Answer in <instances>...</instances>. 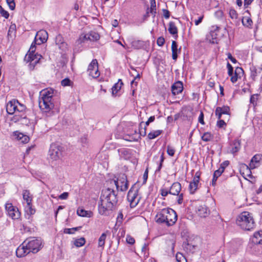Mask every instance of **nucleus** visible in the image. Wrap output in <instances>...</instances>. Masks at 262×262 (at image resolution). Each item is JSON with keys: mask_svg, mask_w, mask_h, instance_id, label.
<instances>
[{"mask_svg": "<svg viewBox=\"0 0 262 262\" xmlns=\"http://www.w3.org/2000/svg\"><path fill=\"white\" fill-rule=\"evenodd\" d=\"M117 201V193L113 189H103L98 204L99 213L101 215H107L114 208Z\"/></svg>", "mask_w": 262, "mask_h": 262, "instance_id": "nucleus-1", "label": "nucleus"}, {"mask_svg": "<svg viewBox=\"0 0 262 262\" xmlns=\"http://www.w3.org/2000/svg\"><path fill=\"white\" fill-rule=\"evenodd\" d=\"M41 242L40 240L30 237L20 245L16 250V255L18 257H23L30 252L37 253L41 248Z\"/></svg>", "mask_w": 262, "mask_h": 262, "instance_id": "nucleus-2", "label": "nucleus"}, {"mask_svg": "<svg viewBox=\"0 0 262 262\" xmlns=\"http://www.w3.org/2000/svg\"><path fill=\"white\" fill-rule=\"evenodd\" d=\"M155 220L158 223L165 224L168 226H171L173 225L177 221V215L172 209L164 208L157 213Z\"/></svg>", "mask_w": 262, "mask_h": 262, "instance_id": "nucleus-3", "label": "nucleus"}, {"mask_svg": "<svg viewBox=\"0 0 262 262\" xmlns=\"http://www.w3.org/2000/svg\"><path fill=\"white\" fill-rule=\"evenodd\" d=\"M53 90L46 89L41 91L39 98L40 108L45 112H48L53 108L54 105L53 102Z\"/></svg>", "mask_w": 262, "mask_h": 262, "instance_id": "nucleus-4", "label": "nucleus"}, {"mask_svg": "<svg viewBox=\"0 0 262 262\" xmlns=\"http://www.w3.org/2000/svg\"><path fill=\"white\" fill-rule=\"evenodd\" d=\"M236 224L242 229L247 231L253 229L255 226L252 213L248 211H244L237 215Z\"/></svg>", "mask_w": 262, "mask_h": 262, "instance_id": "nucleus-5", "label": "nucleus"}, {"mask_svg": "<svg viewBox=\"0 0 262 262\" xmlns=\"http://www.w3.org/2000/svg\"><path fill=\"white\" fill-rule=\"evenodd\" d=\"M110 184L115 185L118 190L126 191L128 187L127 177L125 174H120L117 180H111Z\"/></svg>", "mask_w": 262, "mask_h": 262, "instance_id": "nucleus-6", "label": "nucleus"}, {"mask_svg": "<svg viewBox=\"0 0 262 262\" xmlns=\"http://www.w3.org/2000/svg\"><path fill=\"white\" fill-rule=\"evenodd\" d=\"M62 147L59 144L53 143L50 145L49 151L50 158L53 161L59 160L62 156Z\"/></svg>", "mask_w": 262, "mask_h": 262, "instance_id": "nucleus-7", "label": "nucleus"}, {"mask_svg": "<svg viewBox=\"0 0 262 262\" xmlns=\"http://www.w3.org/2000/svg\"><path fill=\"white\" fill-rule=\"evenodd\" d=\"M35 50V46L33 45L32 43L29 51V53L27 54L26 56V60L30 62V65L33 66V68L39 62V61L42 58L41 55L34 53Z\"/></svg>", "mask_w": 262, "mask_h": 262, "instance_id": "nucleus-8", "label": "nucleus"}, {"mask_svg": "<svg viewBox=\"0 0 262 262\" xmlns=\"http://www.w3.org/2000/svg\"><path fill=\"white\" fill-rule=\"evenodd\" d=\"M127 199L132 208L136 207L140 200V197L138 195V190L132 187L128 192Z\"/></svg>", "mask_w": 262, "mask_h": 262, "instance_id": "nucleus-9", "label": "nucleus"}, {"mask_svg": "<svg viewBox=\"0 0 262 262\" xmlns=\"http://www.w3.org/2000/svg\"><path fill=\"white\" fill-rule=\"evenodd\" d=\"M5 208L8 215L13 220H16L20 217V212L19 211L18 208L13 206L11 203H6Z\"/></svg>", "mask_w": 262, "mask_h": 262, "instance_id": "nucleus-10", "label": "nucleus"}, {"mask_svg": "<svg viewBox=\"0 0 262 262\" xmlns=\"http://www.w3.org/2000/svg\"><path fill=\"white\" fill-rule=\"evenodd\" d=\"M88 72L89 75L93 78H96L99 76L100 72L98 70V64L96 59H93L89 65Z\"/></svg>", "mask_w": 262, "mask_h": 262, "instance_id": "nucleus-11", "label": "nucleus"}, {"mask_svg": "<svg viewBox=\"0 0 262 262\" xmlns=\"http://www.w3.org/2000/svg\"><path fill=\"white\" fill-rule=\"evenodd\" d=\"M48 38V33L45 30H40L36 33L35 42H37L38 45H40L47 41Z\"/></svg>", "mask_w": 262, "mask_h": 262, "instance_id": "nucleus-12", "label": "nucleus"}, {"mask_svg": "<svg viewBox=\"0 0 262 262\" xmlns=\"http://www.w3.org/2000/svg\"><path fill=\"white\" fill-rule=\"evenodd\" d=\"M12 120L15 122H19L23 125H28L30 123V120L27 118L26 114L14 115Z\"/></svg>", "mask_w": 262, "mask_h": 262, "instance_id": "nucleus-13", "label": "nucleus"}, {"mask_svg": "<svg viewBox=\"0 0 262 262\" xmlns=\"http://www.w3.org/2000/svg\"><path fill=\"white\" fill-rule=\"evenodd\" d=\"M17 100L13 99L9 101L6 105V110L9 114L12 115L16 113Z\"/></svg>", "mask_w": 262, "mask_h": 262, "instance_id": "nucleus-14", "label": "nucleus"}, {"mask_svg": "<svg viewBox=\"0 0 262 262\" xmlns=\"http://www.w3.org/2000/svg\"><path fill=\"white\" fill-rule=\"evenodd\" d=\"M230 108L228 106H223V107H217L216 108L215 114L218 119H221L222 115H229Z\"/></svg>", "mask_w": 262, "mask_h": 262, "instance_id": "nucleus-15", "label": "nucleus"}, {"mask_svg": "<svg viewBox=\"0 0 262 262\" xmlns=\"http://www.w3.org/2000/svg\"><path fill=\"white\" fill-rule=\"evenodd\" d=\"M183 90V83L180 81L175 82L171 86V92L173 95L181 93Z\"/></svg>", "mask_w": 262, "mask_h": 262, "instance_id": "nucleus-16", "label": "nucleus"}, {"mask_svg": "<svg viewBox=\"0 0 262 262\" xmlns=\"http://www.w3.org/2000/svg\"><path fill=\"white\" fill-rule=\"evenodd\" d=\"M251 169L252 168L250 166L249 167L245 164L242 165L241 167V172H242V171H243L242 174L245 179H247L246 177H248L249 178H252L253 177Z\"/></svg>", "mask_w": 262, "mask_h": 262, "instance_id": "nucleus-17", "label": "nucleus"}, {"mask_svg": "<svg viewBox=\"0 0 262 262\" xmlns=\"http://www.w3.org/2000/svg\"><path fill=\"white\" fill-rule=\"evenodd\" d=\"M181 190V185L179 182H175L172 184L169 189V193L172 195H179Z\"/></svg>", "mask_w": 262, "mask_h": 262, "instance_id": "nucleus-18", "label": "nucleus"}, {"mask_svg": "<svg viewBox=\"0 0 262 262\" xmlns=\"http://www.w3.org/2000/svg\"><path fill=\"white\" fill-rule=\"evenodd\" d=\"M56 43L58 45L59 48L62 51H65L68 47V45L63 40L61 35H58L56 38Z\"/></svg>", "mask_w": 262, "mask_h": 262, "instance_id": "nucleus-19", "label": "nucleus"}, {"mask_svg": "<svg viewBox=\"0 0 262 262\" xmlns=\"http://www.w3.org/2000/svg\"><path fill=\"white\" fill-rule=\"evenodd\" d=\"M196 213L200 216L205 217L209 215V210L205 206H200L197 209Z\"/></svg>", "mask_w": 262, "mask_h": 262, "instance_id": "nucleus-20", "label": "nucleus"}, {"mask_svg": "<svg viewBox=\"0 0 262 262\" xmlns=\"http://www.w3.org/2000/svg\"><path fill=\"white\" fill-rule=\"evenodd\" d=\"M241 148V142L238 139L234 140L230 144V152L232 154L239 151Z\"/></svg>", "mask_w": 262, "mask_h": 262, "instance_id": "nucleus-21", "label": "nucleus"}, {"mask_svg": "<svg viewBox=\"0 0 262 262\" xmlns=\"http://www.w3.org/2000/svg\"><path fill=\"white\" fill-rule=\"evenodd\" d=\"M261 159V156L259 155H256L252 157L251 160L250 166L252 169L255 168L259 166V162Z\"/></svg>", "mask_w": 262, "mask_h": 262, "instance_id": "nucleus-22", "label": "nucleus"}, {"mask_svg": "<svg viewBox=\"0 0 262 262\" xmlns=\"http://www.w3.org/2000/svg\"><path fill=\"white\" fill-rule=\"evenodd\" d=\"M252 242L255 244H262V231L256 232L253 234Z\"/></svg>", "mask_w": 262, "mask_h": 262, "instance_id": "nucleus-23", "label": "nucleus"}, {"mask_svg": "<svg viewBox=\"0 0 262 262\" xmlns=\"http://www.w3.org/2000/svg\"><path fill=\"white\" fill-rule=\"evenodd\" d=\"M196 178H193L192 182H190L189 185V190L191 194H193L198 189L199 181Z\"/></svg>", "mask_w": 262, "mask_h": 262, "instance_id": "nucleus-24", "label": "nucleus"}, {"mask_svg": "<svg viewBox=\"0 0 262 262\" xmlns=\"http://www.w3.org/2000/svg\"><path fill=\"white\" fill-rule=\"evenodd\" d=\"M78 215L82 217H91L93 216V213L91 211H86L82 208H78L77 210Z\"/></svg>", "mask_w": 262, "mask_h": 262, "instance_id": "nucleus-25", "label": "nucleus"}, {"mask_svg": "<svg viewBox=\"0 0 262 262\" xmlns=\"http://www.w3.org/2000/svg\"><path fill=\"white\" fill-rule=\"evenodd\" d=\"M178 46L177 42L173 40L171 44L172 58L173 60H176L178 58Z\"/></svg>", "mask_w": 262, "mask_h": 262, "instance_id": "nucleus-26", "label": "nucleus"}, {"mask_svg": "<svg viewBox=\"0 0 262 262\" xmlns=\"http://www.w3.org/2000/svg\"><path fill=\"white\" fill-rule=\"evenodd\" d=\"M23 199L26 201L27 204L32 203V197L29 190H25L23 193Z\"/></svg>", "mask_w": 262, "mask_h": 262, "instance_id": "nucleus-27", "label": "nucleus"}, {"mask_svg": "<svg viewBox=\"0 0 262 262\" xmlns=\"http://www.w3.org/2000/svg\"><path fill=\"white\" fill-rule=\"evenodd\" d=\"M145 46V42L143 41L137 40L132 41V47L135 49H139L143 48Z\"/></svg>", "mask_w": 262, "mask_h": 262, "instance_id": "nucleus-28", "label": "nucleus"}, {"mask_svg": "<svg viewBox=\"0 0 262 262\" xmlns=\"http://www.w3.org/2000/svg\"><path fill=\"white\" fill-rule=\"evenodd\" d=\"M26 110V107L25 105L23 104H21L18 102L17 100V108L16 110V113L15 115L16 114H25Z\"/></svg>", "mask_w": 262, "mask_h": 262, "instance_id": "nucleus-29", "label": "nucleus"}, {"mask_svg": "<svg viewBox=\"0 0 262 262\" xmlns=\"http://www.w3.org/2000/svg\"><path fill=\"white\" fill-rule=\"evenodd\" d=\"M242 24L243 26L247 28H251L253 21L250 17L244 16L243 17L242 20Z\"/></svg>", "mask_w": 262, "mask_h": 262, "instance_id": "nucleus-30", "label": "nucleus"}, {"mask_svg": "<svg viewBox=\"0 0 262 262\" xmlns=\"http://www.w3.org/2000/svg\"><path fill=\"white\" fill-rule=\"evenodd\" d=\"M88 34V38L89 39V41H94L98 40L99 39V35L98 33L94 32L91 31Z\"/></svg>", "mask_w": 262, "mask_h": 262, "instance_id": "nucleus-31", "label": "nucleus"}, {"mask_svg": "<svg viewBox=\"0 0 262 262\" xmlns=\"http://www.w3.org/2000/svg\"><path fill=\"white\" fill-rule=\"evenodd\" d=\"M168 31L172 35H177L178 29L176 27L175 23L173 21H170L169 23Z\"/></svg>", "mask_w": 262, "mask_h": 262, "instance_id": "nucleus-32", "label": "nucleus"}, {"mask_svg": "<svg viewBox=\"0 0 262 262\" xmlns=\"http://www.w3.org/2000/svg\"><path fill=\"white\" fill-rule=\"evenodd\" d=\"M123 83L121 80H119V82L115 83L112 88V94L114 95L116 94L117 92L121 89Z\"/></svg>", "mask_w": 262, "mask_h": 262, "instance_id": "nucleus-33", "label": "nucleus"}, {"mask_svg": "<svg viewBox=\"0 0 262 262\" xmlns=\"http://www.w3.org/2000/svg\"><path fill=\"white\" fill-rule=\"evenodd\" d=\"M89 41V39L88 38V34L87 33H82L80 35L79 38L77 40V42L78 44H83L87 41Z\"/></svg>", "mask_w": 262, "mask_h": 262, "instance_id": "nucleus-34", "label": "nucleus"}, {"mask_svg": "<svg viewBox=\"0 0 262 262\" xmlns=\"http://www.w3.org/2000/svg\"><path fill=\"white\" fill-rule=\"evenodd\" d=\"M25 210L26 212L29 215H33L35 213V209L32 207V203L27 204Z\"/></svg>", "mask_w": 262, "mask_h": 262, "instance_id": "nucleus-35", "label": "nucleus"}, {"mask_svg": "<svg viewBox=\"0 0 262 262\" xmlns=\"http://www.w3.org/2000/svg\"><path fill=\"white\" fill-rule=\"evenodd\" d=\"M162 132V131L161 130L152 131L148 134V138L150 140L154 139L159 136Z\"/></svg>", "mask_w": 262, "mask_h": 262, "instance_id": "nucleus-36", "label": "nucleus"}, {"mask_svg": "<svg viewBox=\"0 0 262 262\" xmlns=\"http://www.w3.org/2000/svg\"><path fill=\"white\" fill-rule=\"evenodd\" d=\"M106 238V234L105 233H103L98 239V246L103 247L105 244V241Z\"/></svg>", "mask_w": 262, "mask_h": 262, "instance_id": "nucleus-37", "label": "nucleus"}, {"mask_svg": "<svg viewBox=\"0 0 262 262\" xmlns=\"http://www.w3.org/2000/svg\"><path fill=\"white\" fill-rule=\"evenodd\" d=\"M243 72V70L242 68H237L236 69H235V74L234 75H232L231 76V81L232 83H235L237 81L238 78V76L237 74V72Z\"/></svg>", "mask_w": 262, "mask_h": 262, "instance_id": "nucleus-38", "label": "nucleus"}, {"mask_svg": "<svg viewBox=\"0 0 262 262\" xmlns=\"http://www.w3.org/2000/svg\"><path fill=\"white\" fill-rule=\"evenodd\" d=\"M213 138V135L209 132L205 133L202 136V139L205 142H208L211 140Z\"/></svg>", "mask_w": 262, "mask_h": 262, "instance_id": "nucleus-39", "label": "nucleus"}, {"mask_svg": "<svg viewBox=\"0 0 262 262\" xmlns=\"http://www.w3.org/2000/svg\"><path fill=\"white\" fill-rule=\"evenodd\" d=\"M164 155V152L162 151L160 155V160H159V164H158L159 165H158L157 169H156V171H160L162 167L163 163L165 159Z\"/></svg>", "mask_w": 262, "mask_h": 262, "instance_id": "nucleus-40", "label": "nucleus"}, {"mask_svg": "<svg viewBox=\"0 0 262 262\" xmlns=\"http://www.w3.org/2000/svg\"><path fill=\"white\" fill-rule=\"evenodd\" d=\"M85 243V240L84 237H81L77 239L74 242V245L77 247H80L83 246Z\"/></svg>", "mask_w": 262, "mask_h": 262, "instance_id": "nucleus-41", "label": "nucleus"}, {"mask_svg": "<svg viewBox=\"0 0 262 262\" xmlns=\"http://www.w3.org/2000/svg\"><path fill=\"white\" fill-rule=\"evenodd\" d=\"M178 262H187L185 257L181 253H177L176 256Z\"/></svg>", "mask_w": 262, "mask_h": 262, "instance_id": "nucleus-42", "label": "nucleus"}, {"mask_svg": "<svg viewBox=\"0 0 262 262\" xmlns=\"http://www.w3.org/2000/svg\"><path fill=\"white\" fill-rule=\"evenodd\" d=\"M150 12L154 15L156 13V5L155 0H150Z\"/></svg>", "mask_w": 262, "mask_h": 262, "instance_id": "nucleus-43", "label": "nucleus"}, {"mask_svg": "<svg viewBox=\"0 0 262 262\" xmlns=\"http://www.w3.org/2000/svg\"><path fill=\"white\" fill-rule=\"evenodd\" d=\"M81 228V227H78L72 228H65L63 232L66 234H73L75 231H77Z\"/></svg>", "mask_w": 262, "mask_h": 262, "instance_id": "nucleus-44", "label": "nucleus"}, {"mask_svg": "<svg viewBox=\"0 0 262 262\" xmlns=\"http://www.w3.org/2000/svg\"><path fill=\"white\" fill-rule=\"evenodd\" d=\"M0 13L2 16L7 19L9 16V13L8 11L4 10L2 6H0Z\"/></svg>", "mask_w": 262, "mask_h": 262, "instance_id": "nucleus-45", "label": "nucleus"}, {"mask_svg": "<svg viewBox=\"0 0 262 262\" xmlns=\"http://www.w3.org/2000/svg\"><path fill=\"white\" fill-rule=\"evenodd\" d=\"M229 16L232 19H236L238 16L237 12L234 9H230L229 10Z\"/></svg>", "mask_w": 262, "mask_h": 262, "instance_id": "nucleus-46", "label": "nucleus"}, {"mask_svg": "<svg viewBox=\"0 0 262 262\" xmlns=\"http://www.w3.org/2000/svg\"><path fill=\"white\" fill-rule=\"evenodd\" d=\"M143 122H141L140 124V128H139V133L141 136H145L146 135V126H144V127H142V124Z\"/></svg>", "mask_w": 262, "mask_h": 262, "instance_id": "nucleus-47", "label": "nucleus"}, {"mask_svg": "<svg viewBox=\"0 0 262 262\" xmlns=\"http://www.w3.org/2000/svg\"><path fill=\"white\" fill-rule=\"evenodd\" d=\"M6 2L10 9L12 10H13L15 7L14 0H6Z\"/></svg>", "mask_w": 262, "mask_h": 262, "instance_id": "nucleus-48", "label": "nucleus"}, {"mask_svg": "<svg viewBox=\"0 0 262 262\" xmlns=\"http://www.w3.org/2000/svg\"><path fill=\"white\" fill-rule=\"evenodd\" d=\"M167 152L168 155L170 156H173L175 153V150L173 148L171 147L170 146H167Z\"/></svg>", "mask_w": 262, "mask_h": 262, "instance_id": "nucleus-49", "label": "nucleus"}, {"mask_svg": "<svg viewBox=\"0 0 262 262\" xmlns=\"http://www.w3.org/2000/svg\"><path fill=\"white\" fill-rule=\"evenodd\" d=\"M224 172L222 167H220L219 169L215 170L213 173L214 177L219 178L221 174Z\"/></svg>", "mask_w": 262, "mask_h": 262, "instance_id": "nucleus-50", "label": "nucleus"}, {"mask_svg": "<svg viewBox=\"0 0 262 262\" xmlns=\"http://www.w3.org/2000/svg\"><path fill=\"white\" fill-rule=\"evenodd\" d=\"M71 82V81L69 78H65L61 81V83L62 86H66L70 85Z\"/></svg>", "mask_w": 262, "mask_h": 262, "instance_id": "nucleus-51", "label": "nucleus"}, {"mask_svg": "<svg viewBox=\"0 0 262 262\" xmlns=\"http://www.w3.org/2000/svg\"><path fill=\"white\" fill-rule=\"evenodd\" d=\"M165 43V39L163 37H159L157 40V45L160 46L162 47L164 45Z\"/></svg>", "mask_w": 262, "mask_h": 262, "instance_id": "nucleus-52", "label": "nucleus"}, {"mask_svg": "<svg viewBox=\"0 0 262 262\" xmlns=\"http://www.w3.org/2000/svg\"><path fill=\"white\" fill-rule=\"evenodd\" d=\"M14 135L16 137V138L20 141L22 138L24 137L25 135L22 133H19L18 132H15L14 133Z\"/></svg>", "mask_w": 262, "mask_h": 262, "instance_id": "nucleus-53", "label": "nucleus"}, {"mask_svg": "<svg viewBox=\"0 0 262 262\" xmlns=\"http://www.w3.org/2000/svg\"><path fill=\"white\" fill-rule=\"evenodd\" d=\"M227 67L228 68V73L229 76H232L233 75V69L230 63L229 62L227 63Z\"/></svg>", "mask_w": 262, "mask_h": 262, "instance_id": "nucleus-54", "label": "nucleus"}, {"mask_svg": "<svg viewBox=\"0 0 262 262\" xmlns=\"http://www.w3.org/2000/svg\"><path fill=\"white\" fill-rule=\"evenodd\" d=\"M69 193L64 192L58 196V198L60 200H67L69 196Z\"/></svg>", "mask_w": 262, "mask_h": 262, "instance_id": "nucleus-55", "label": "nucleus"}, {"mask_svg": "<svg viewBox=\"0 0 262 262\" xmlns=\"http://www.w3.org/2000/svg\"><path fill=\"white\" fill-rule=\"evenodd\" d=\"M126 239L127 243L130 245L134 244L135 242L134 238L130 235H127Z\"/></svg>", "mask_w": 262, "mask_h": 262, "instance_id": "nucleus-56", "label": "nucleus"}, {"mask_svg": "<svg viewBox=\"0 0 262 262\" xmlns=\"http://www.w3.org/2000/svg\"><path fill=\"white\" fill-rule=\"evenodd\" d=\"M217 126L220 128H222L226 126V123L223 120H220L217 122Z\"/></svg>", "mask_w": 262, "mask_h": 262, "instance_id": "nucleus-57", "label": "nucleus"}, {"mask_svg": "<svg viewBox=\"0 0 262 262\" xmlns=\"http://www.w3.org/2000/svg\"><path fill=\"white\" fill-rule=\"evenodd\" d=\"M199 122L203 125L205 124V122L204 121V114L202 112H201L199 117Z\"/></svg>", "mask_w": 262, "mask_h": 262, "instance_id": "nucleus-58", "label": "nucleus"}, {"mask_svg": "<svg viewBox=\"0 0 262 262\" xmlns=\"http://www.w3.org/2000/svg\"><path fill=\"white\" fill-rule=\"evenodd\" d=\"M169 189H161V194L163 196H166L167 195L168 193H169Z\"/></svg>", "mask_w": 262, "mask_h": 262, "instance_id": "nucleus-59", "label": "nucleus"}, {"mask_svg": "<svg viewBox=\"0 0 262 262\" xmlns=\"http://www.w3.org/2000/svg\"><path fill=\"white\" fill-rule=\"evenodd\" d=\"M178 195V200H177V202H178V203L179 204H181L183 202V194L182 193H179Z\"/></svg>", "mask_w": 262, "mask_h": 262, "instance_id": "nucleus-60", "label": "nucleus"}, {"mask_svg": "<svg viewBox=\"0 0 262 262\" xmlns=\"http://www.w3.org/2000/svg\"><path fill=\"white\" fill-rule=\"evenodd\" d=\"M251 73V76L253 77H255L256 76V69L255 67H253L250 68Z\"/></svg>", "mask_w": 262, "mask_h": 262, "instance_id": "nucleus-61", "label": "nucleus"}, {"mask_svg": "<svg viewBox=\"0 0 262 262\" xmlns=\"http://www.w3.org/2000/svg\"><path fill=\"white\" fill-rule=\"evenodd\" d=\"M229 164V162L228 161H225L223 162L221 164L220 167H222L223 170L224 171L225 168L228 166Z\"/></svg>", "mask_w": 262, "mask_h": 262, "instance_id": "nucleus-62", "label": "nucleus"}, {"mask_svg": "<svg viewBox=\"0 0 262 262\" xmlns=\"http://www.w3.org/2000/svg\"><path fill=\"white\" fill-rule=\"evenodd\" d=\"M119 152L123 154L124 156H127L128 154V150L127 149L122 148L118 150Z\"/></svg>", "mask_w": 262, "mask_h": 262, "instance_id": "nucleus-63", "label": "nucleus"}, {"mask_svg": "<svg viewBox=\"0 0 262 262\" xmlns=\"http://www.w3.org/2000/svg\"><path fill=\"white\" fill-rule=\"evenodd\" d=\"M228 58L231 60V61L234 63H235L236 62V60L235 58L232 57L231 53H228L227 54Z\"/></svg>", "mask_w": 262, "mask_h": 262, "instance_id": "nucleus-64", "label": "nucleus"}]
</instances>
